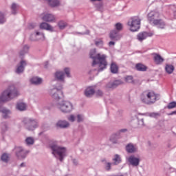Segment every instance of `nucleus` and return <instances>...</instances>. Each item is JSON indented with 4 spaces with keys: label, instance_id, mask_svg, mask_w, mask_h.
Instances as JSON below:
<instances>
[{
    "label": "nucleus",
    "instance_id": "1",
    "mask_svg": "<svg viewBox=\"0 0 176 176\" xmlns=\"http://www.w3.org/2000/svg\"><path fill=\"white\" fill-rule=\"evenodd\" d=\"M90 58H92V67L98 64L99 65V72L102 71L107 68L108 63H107V56L105 54H96V49L91 50L89 53Z\"/></svg>",
    "mask_w": 176,
    "mask_h": 176
},
{
    "label": "nucleus",
    "instance_id": "2",
    "mask_svg": "<svg viewBox=\"0 0 176 176\" xmlns=\"http://www.w3.org/2000/svg\"><path fill=\"white\" fill-rule=\"evenodd\" d=\"M19 96V91L12 85L9 87L6 91H4L2 95L0 96V102H6V101H10L12 98H14Z\"/></svg>",
    "mask_w": 176,
    "mask_h": 176
},
{
    "label": "nucleus",
    "instance_id": "3",
    "mask_svg": "<svg viewBox=\"0 0 176 176\" xmlns=\"http://www.w3.org/2000/svg\"><path fill=\"white\" fill-rule=\"evenodd\" d=\"M140 100L144 104L151 105L155 104L159 100V95L155 94L153 91H146L141 94Z\"/></svg>",
    "mask_w": 176,
    "mask_h": 176
},
{
    "label": "nucleus",
    "instance_id": "4",
    "mask_svg": "<svg viewBox=\"0 0 176 176\" xmlns=\"http://www.w3.org/2000/svg\"><path fill=\"white\" fill-rule=\"evenodd\" d=\"M128 25L130 31L135 32L140 30L141 25V19L138 16H133L128 21Z\"/></svg>",
    "mask_w": 176,
    "mask_h": 176
},
{
    "label": "nucleus",
    "instance_id": "5",
    "mask_svg": "<svg viewBox=\"0 0 176 176\" xmlns=\"http://www.w3.org/2000/svg\"><path fill=\"white\" fill-rule=\"evenodd\" d=\"M50 148L52 151L53 155H58L60 162H63L67 150L64 147H60L56 144H50Z\"/></svg>",
    "mask_w": 176,
    "mask_h": 176
},
{
    "label": "nucleus",
    "instance_id": "6",
    "mask_svg": "<svg viewBox=\"0 0 176 176\" xmlns=\"http://www.w3.org/2000/svg\"><path fill=\"white\" fill-rule=\"evenodd\" d=\"M58 108L61 112L68 113L72 111V104L69 101H62L58 104Z\"/></svg>",
    "mask_w": 176,
    "mask_h": 176
},
{
    "label": "nucleus",
    "instance_id": "7",
    "mask_svg": "<svg viewBox=\"0 0 176 176\" xmlns=\"http://www.w3.org/2000/svg\"><path fill=\"white\" fill-rule=\"evenodd\" d=\"M63 87H60V89L54 88L50 91V96L54 100H60L61 97H64L63 95V91L61 89Z\"/></svg>",
    "mask_w": 176,
    "mask_h": 176
},
{
    "label": "nucleus",
    "instance_id": "8",
    "mask_svg": "<svg viewBox=\"0 0 176 176\" xmlns=\"http://www.w3.org/2000/svg\"><path fill=\"white\" fill-rule=\"evenodd\" d=\"M16 155L19 159H25V156L30 153V151H25L23 148L18 146L15 148Z\"/></svg>",
    "mask_w": 176,
    "mask_h": 176
},
{
    "label": "nucleus",
    "instance_id": "9",
    "mask_svg": "<svg viewBox=\"0 0 176 176\" xmlns=\"http://www.w3.org/2000/svg\"><path fill=\"white\" fill-rule=\"evenodd\" d=\"M160 17V14L156 11H151L148 14V20L150 23H155V21H157V19Z\"/></svg>",
    "mask_w": 176,
    "mask_h": 176
},
{
    "label": "nucleus",
    "instance_id": "10",
    "mask_svg": "<svg viewBox=\"0 0 176 176\" xmlns=\"http://www.w3.org/2000/svg\"><path fill=\"white\" fill-rule=\"evenodd\" d=\"M23 122L29 126V130H34V129L38 127V122L35 120L25 119Z\"/></svg>",
    "mask_w": 176,
    "mask_h": 176
},
{
    "label": "nucleus",
    "instance_id": "11",
    "mask_svg": "<svg viewBox=\"0 0 176 176\" xmlns=\"http://www.w3.org/2000/svg\"><path fill=\"white\" fill-rule=\"evenodd\" d=\"M151 36H153V32H142L138 34V39L140 42H142V41H144V39Z\"/></svg>",
    "mask_w": 176,
    "mask_h": 176
},
{
    "label": "nucleus",
    "instance_id": "12",
    "mask_svg": "<svg viewBox=\"0 0 176 176\" xmlns=\"http://www.w3.org/2000/svg\"><path fill=\"white\" fill-rule=\"evenodd\" d=\"M109 38L111 41H119L122 36L119 34V32L116 30H112L109 34Z\"/></svg>",
    "mask_w": 176,
    "mask_h": 176
},
{
    "label": "nucleus",
    "instance_id": "13",
    "mask_svg": "<svg viewBox=\"0 0 176 176\" xmlns=\"http://www.w3.org/2000/svg\"><path fill=\"white\" fill-rule=\"evenodd\" d=\"M153 60L155 64L157 65H160V64H162V63L164 61V58L160 56L159 54L154 53L153 54Z\"/></svg>",
    "mask_w": 176,
    "mask_h": 176
},
{
    "label": "nucleus",
    "instance_id": "14",
    "mask_svg": "<svg viewBox=\"0 0 176 176\" xmlns=\"http://www.w3.org/2000/svg\"><path fill=\"white\" fill-rule=\"evenodd\" d=\"M42 20H43V21L52 23V21H56V17H54V15L52 14H47L43 15Z\"/></svg>",
    "mask_w": 176,
    "mask_h": 176
},
{
    "label": "nucleus",
    "instance_id": "15",
    "mask_svg": "<svg viewBox=\"0 0 176 176\" xmlns=\"http://www.w3.org/2000/svg\"><path fill=\"white\" fill-rule=\"evenodd\" d=\"M128 161L132 166H138L140 164V158L135 157L134 155H131L128 158Z\"/></svg>",
    "mask_w": 176,
    "mask_h": 176
},
{
    "label": "nucleus",
    "instance_id": "16",
    "mask_svg": "<svg viewBox=\"0 0 176 176\" xmlns=\"http://www.w3.org/2000/svg\"><path fill=\"white\" fill-rule=\"evenodd\" d=\"M40 28L41 30H46L47 31H51V32H53V27L45 22H43L40 24Z\"/></svg>",
    "mask_w": 176,
    "mask_h": 176
},
{
    "label": "nucleus",
    "instance_id": "17",
    "mask_svg": "<svg viewBox=\"0 0 176 176\" xmlns=\"http://www.w3.org/2000/svg\"><path fill=\"white\" fill-rule=\"evenodd\" d=\"M94 93H96L94 88H93V87H89L85 91V96H86V97H91Z\"/></svg>",
    "mask_w": 176,
    "mask_h": 176
},
{
    "label": "nucleus",
    "instance_id": "18",
    "mask_svg": "<svg viewBox=\"0 0 176 176\" xmlns=\"http://www.w3.org/2000/svg\"><path fill=\"white\" fill-rule=\"evenodd\" d=\"M126 150L129 153H134V152L137 151V147L133 144H129L126 146Z\"/></svg>",
    "mask_w": 176,
    "mask_h": 176
},
{
    "label": "nucleus",
    "instance_id": "19",
    "mask_svg": "<svg viewBox=\"0 0 176 176\" xmlns=\"http://www.w3.org/2000/svg\"><path fill=\"white\" fill-rule=\"evenodd\" d=\"M27 65V63L25 60H21L20 63V65L18 66L16 69V74H21L24 71V67Z\"/></svg>",
    "mask_w": 176,
    "mask_h": 176
},
{
    "label": "nucleus",
    "instance_id": "20",
    "mask_svg": "<svg viewBox=\"0 0 176 176\" xmlns=\"http://www.w3.org/2000/svg\"><path fill=\"white\" fill-rule=\"evenodd\" d=\"M154 25H157L158 28H164L166 27V23L164 22L162 19H157V21H154Z\"/></svg>",
    "mask_w": 176,
    "mask_h": 176
},
{
    "label": "nucleus",
    "instance_id": "21",
    "mask_svg": "<svg viewBox=\"0 0 176 176\" xmlns=\"http://www.w3.org/2000/svg\"><path fill=\"white\" fill-rule=\"evenodd\" d=\"M119 85H122V81L118 80L113 82H109L107 84V87L108 89H115V87H117V86H119Z\"/></svg>",
    "mask_w": 176,
    "mask_h": 176
},
{
    "label": "nucleus",
    "instance_id": "22",
    "mask_svg": "<svg viewBox=\"0 0 176 176\" xmlns=\"http://www.w3.org/2000/svg\"><path fill=\"white\" fill-rule=\"evenodd\" d=\"M56 126L60 127V129H65L69 126V123L67 121H58Z\"/></svg>",
    "mask_w": 176,
    "mask_h": 176
},
{
    "label": "nucleus",
    "instance_id": "23",
    "mask_svg": "<svg viewBox=\"0 0 176 176\" xmlns=\"http://www.w3.org/2000/svg\"><path fill=\"white\" fill-rule=\"evenodd\" d=\"M135 68L138 71L144 72L148 69V67L142 63H138L135 65Z\"/></svg>",
    "mask_w": 176,
    "mask_h": 176
},
{
    "label": "nucleus",
    "instance_id": "24",
    "mask_svg": "<svg viewBox=\"0 0 176 176\" xmlns=\"http://www.w3.org/2000/svg\"><path fill=\"white\" fill-rule=\"evenodd\" d=\"M31 83L32 85H41L42 83V78L38 77H33L30 80Z\"/></svg>",
    "mask_w": 176,
    "mask_h": 176
},
{
    "label": "nucleus",
    "instance_id": "25",
    "mask_svg": "<svg viewBox=\"0 0 176 176\" xmlns=\"http://www.w3.org/2000/svg\"><path fill=\"white\" fill-rule=\"evenodd\" d=\"M55 78L57 80H64V73L63 72H56L55 73Z\"/></svg>",
    "mask_w": 176,
    "mask_h": 176
},
{
    "label": "nucleus",
    "instance_id": "26",
    "mask_svg": "<svg viewBox=\"0 0 176 176\" xmlns=\"http://www.w3.org/2000/svg\"><path fill=\"white\" fill-rule=\"evenodd\" d=\"M119 69V67H118V65L116 63H111V71L112 74H118V71Z\"/></svg>",
    "mask_w": 176,
    "mask_h": 176
},
{
    "label": "nucleus",
    "instance_id": "27",
    "mask_svg": "<svg viewBox=\"0 0 176 176\" xmlns=\"http://www.w3.org/2000/svg\"><path fill=\"white\" fill-rule=\"evenodd\" d=\"M36 41H45V34L37 32L36 33Z\"/></svg>",
    "mask_w": 176,
    "mask_h": 176
},
{
    "label": "nucleus",
    "instance_id": "28",
    "mask_svg": "<svg viewBox=\"0 0 176 176\" xmlns=\"http://www.w3.org/2000/svg\"><path fill=\"white\" fill-rule=\"evenodd\" d=\"M174 67L173 65H166L165 67V70L167 72V74H173L174 72Z\"/></svg>",
    "mask_w": 176,
    "mask_h": 176
},
{
    "label": "nucleus",
    "instance_id": "29",
    "mask_svg": "<svg viewBox=\"0 0 176 176\" xmlns=\"http://www.w3.org/2000/svg\"><path fill=\"white\" fill-rule=\"evenodd\" d=\"M25 108H27V105L23 102L17 103L16 104V109H19V111H25Z\"/></svg>",
    "mask_w": 176,
    "mask_h": 176
},
{
    "label": "nucleus",
    "instance_id": "30",
    "mask_svg": "<svg viewBox=\"0 0 176 176\" xmlns=\"http://www.w3.org/2000/svg\"><path fill=\"white\" fill-rule=\"evenodd\" d=\"M113 161L114 162L113 164H119V163L122 162V159H120V156L119 155H116Z\"/></svg>",
    "mask_w": 176,
    "mask_h": 176
},
{
    "label": "nucleus",
    "instance_id": "31",
    "mask_svg": "<svg viewBox=\"0 0 176 176\" xmlns=\"http://www.w3.org/2000/svg\"><path fill=\"white\" fill-rule=\"evenodd\" d=\"M1 160H2V162H4L5 163H8V162H9V155H8L6 153H3L1 155Z\"/></svg>",
    "mask_w": 176,
    "mask_h": 176
},
{
    "label": "nucleus",
    "instance_id": "32",
    "mask_svg": "<svg viewBox=\"0 0 176 176\" xmlns=\"http://www.w3.org/2000/svg\"><path fill=\"white\" fill-rule=\"evenodd\" d=\"M2 113H3V117L4 118V119H6L8 118V115H10V111L7 110V109H3L1 111Z\"/></svg>",
    "mask_w": 176,
    "mask_h": 176
},
{
    "label": "nucleus",
    "instance_id": "33",
    "mask_svg": "<svg viewBox=\"0 0 176 176\" xmlns=\"http://www.w3.org/2000/svg\"><path fill=\"white\" fill-rule=\"evenodd\" d=\"M25 142H26L27 145H33L34 138H32L31 137L27 138L25 140Z\"/></svg>",
    "mask_w": 176,
    "mask_h": 176
},
{
    "label": "nucleus",
    "instance_id": "34",
    "mask_svg": "<svg viewBox=\"0 0 176 176\" xmlns=\"http://www.w3.org/2000/svg\"><path fill=\"white\" fill-rule=\"evenodd\" d=\"M115 27H116V31H118V32L123 30V25L120 23H116Z\"/></svg>",
    "mask_w": 176,
    "mask_h": 176
},
{
    "label": "nucleus",
    "instance_id": "35",
    "mask_svg": "<svg viewBox=\"0 0 176 176\" xmlns=\"http://www.w3.org/2000/svg\"><path fill=\"white\" fill-rule=\"evenodd\" d=\"M58 27L60 30H64L67 27V23L63 21L58 23Z\"/></svg>",
    "mask_w": 176,
    "mask_h": 176
},
{
    "label": "nucleus",
    "instance_id": "36",
    "mask_svg": "<svg viewBox=\"0 0 176 176\" xmlns=\"http://www.w3.org/2000/svg\"><path fill=\"white\" fill-rule=\"evenodd\" d=\"M125 81L126 83H133L134 82V79L133 78V76H127L125 77Z\"/></svg>",
    "mask_w": 176,
    "mask_h": 176
},
{
    "label": "nucleus",
    "instance_id": "37",
    "mask_svg": "<svg viewBox=\"0 0 176 176\" xmlns=\"http://www.w3.org/2000/svg\"><path fill=\"white\" fill-rule=\"evenodd\" d=\"M6 21V19H5V15H3V13L0 12V24H3Z\"/></svg>",
    "mask_w": 176,
    "mask_h": 176
},
{
    "label": "nucleus",
    "instance_id": "38",
    "mask_svg": "<svg viewBox=\"0 0 176 176\" xmlns=\"http://www.w3.org/2000/svg\"><path fill=\"white\" fill-rule=\"evenodd\" d=\"M168 109H173V108H176V102H171L167 106Z\"/></svg>",
    "mask_w": 176,
    "mask_h": 176
},
{
    "label": "nucleus",
    "instance_id": "39",
    "mask_svg": "<svg viewBox=\"0 0 176 176\" xmlns=\"http://www.w3.org/2000/svg\"><path fill=\"white\" fill-rule=\"evenodd\" d=\"M28 49H29L28 46L25 45L23 47V50L21 51L20 56H24V54H25V53L28 52Z\"/></svg>",
    "mask_w": 176,
    "mask_h": 176
},
{
    "label": "nucleus",
    "instance_id": "40",
    "mask_svg": "<svg viewBox=\"0 0 176 176\" xmlns=\"http://www.w3.org/2000/svg\"><path fill=\"white\" fill-rule=\"evenodd\" d=\"M11 9H12V14H16V10H17V5H16V3H12L11 6Z\"/></svg>",
    "mask_w": 176,
    "mask_h": 176
},
{
    "label": "nucleus",
    "instance_id": "41",
    "mask_svg": "<svg viewBox=\"0 0 176 176\" xmlns=\"http://www.w3.org/2000/svg\"><path fill=\"white\" fill-rule=\"evenodd\" d=\"M77 122H78V123L80 122H83V116L82 115L77 116Z\"/></svg>",
    "mask_w": 176,
    "mask_h": 176
},
{
    "label": "nucleus",
    "instance_id": "42",
    "mask_svg": "<svg viewBox=\"0 0 176 176\" xmlns=\"http://www.w3.org/2000/svg\"><path fill=\"white\" fill-rule=\"evenodd\" d=\"M68 120L69 122H75V116L70 115L69 117H68Z\"/></svg>",
    "mask_w": 176,
    "mask_h": 176
},
{
    "label": "nucleus",
    "instance_id": "43",
    "mask_svg": "<svg viewBox=\"0 0 176 176\" xmlns=\"http://www.w3.org/2000/svg\"><path fill=\"white\" fill-rule=\"evenodd\" d=\"M64 71H65L67 76L68 78H69V76H71L70 74H69V68H65Z\"/></svg>",
    "mask_w": 176,
    "mask_h": 176
},
{
    "label": "nucleus",
    "instance_id": "44",
    "mask_svg": "<svg viewBox=\"0 0 176 176\" xmlns=\"http://www.w3.org/2000/svg\"><path fill=\"white\" fill-rule=\"evenodd\" d=\"M96 94L97 97H101L102 96V91H101L100 90H98L96 92Z\"/></svg>",
    "mask_w": 176,
    "mask_h": 176
},
{
    "label": "nucleus",
    "instance_id": "45",
    "mask_svg": "<svg viewBox=\"0 0 176 176\" xmlns=\"http://www.w3.org/2000/svg\"><path fill=\"white\" fill-rule=\"evenodd\" d=\"M106 170H111V163H107V164Z\"/></svg>",
    "mask_w": 176,
    "mask_h": 176
},
{
    "label": "nucleus",
    "instance_id": "46",
    "mask_svg": "<svg viewBox=\"0 0 176 176\" xmlns=\"http://www.w3.org/2000/svg\"><path fill=\"white\" fill-rule=\"evenodd\" d=\"M95 45H96V46H98L99 45H102V41H96Z\"/></svg>",
    "mask_w": 176,
    "mask_h": 176
},
{
    "label": "nucleus",
    "instance_id": "47",
    "mask_svg": "<svg viewBox=\"0 0 176 176\" xmlns=\"http://www.w3.org/2000/svg\"><path fill=\"white\" fill-rule=\"evenodd\" d=\"M109 46H115V42L114 41H110L109 43Z\"/></svg>",
    "mask_w": 176,
    "mask_h": 176
},
{
    "label": "nucleus",
    "instance_id": "48",
    "mask_svg": "<svg viewBox=\"0 0 176 176\" xmlns=\"http://www.w3.org/2000/svg\"><path fill=\"white\" fill-rule=\"evenodd\" d=\"M30 28H35V24L34 23L30 24Z\"/></svg>",
    "mask_w": 176,
    "mask_h": 176
},
{
    "label": "nucleus",
    "instance_id": "49",
    "mask_svg": "<svg viewBox=\"0 0 176 176\" xmlns=\"http://www.w3.org/2000/svg\"><path fill=\"white\" fill-rule=\"evenodd\" d=\"M120 131V133H126V131H127V129H121Z\"/></svg>",
    "mask_w": 176,
    "mask_h": 176
},
{
    "label": "nucleus",
    "instance_id": "50",
    "mask_svg": "<svg viewBox=\"0 0 176 176\" xmlns=\"http://www.w3.org/2000/svg\"><path fill=\"white\" fill-rule=\"evenodd\" d=\"M21 167H24L25 166V164H24V163H22V164H21Z\"/></svg>",
    "mask_w": 176,
    "mask_h": 176
},
{
    "label": "nucleus",
    "instance_id": "51",
    "mask_svg": "<svg viewBox=\"0 0 176 176\" xmlns=\"http://www.w3.org/2000/svg\"><path fill=\"white\" fill-rule=\"evenodd\" d=\"M153 115H154V116H159V113H153Z\"/></svg>",
    "mask_w": 176,
    "mask_h": 176
},
{
    "label": "nucleus",
    "instance_id": "52",
    "mask_svg": "<svg viewBox=\"0 0 176 176\" xmlns=\"http://www.w3.org/2000/svg\"><path fill=\"white\" fill-rule=\"evenodd\" d=\"M174 113H175V114H176V111H173V112H172V113H170V115H174Z\"/></svg>",
    "mask_w": 176,
    "mask_h": 176
},
{
    "label": "nucleus",
    "instance_id": "53",
    "mask_svg": "<svg viewBox=\"0 0 176 176\" xmlns=\"http://www.w3.org/2000/svg\"><path fill=\"white\" fill-rule=\"evenodd\" d=\"M91 1H101V0H91Z\"/></svg>",
    "mask_w": 176,
    "mask_h": 176
}]
</instances>
